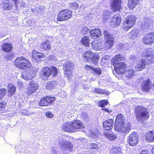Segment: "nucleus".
Returning <instances> with one entry per match:
<instances>
[{"label":"nucleus","mask_w":154,"mask_h":154,"mask_svg":"<svg viewBox=\"0 0 154 154\" xmlns=\"http://www.w3.org/2000/svg\"><path fill=\"white\" fill-rule=\"evenodd\" d=\"M122 0H112V3L110 5V8L113 12H120L122 8Z\"/></svg>","instance_id":"nucleus-14"},{"label":"nucleus","mask_w":154,"mask_h":154,"mask_svg":"<svg viewBox=\"0 0 154 154\" xmlns=\"http://www.w3.org/2000/svg\"><path fill=\"white\" fill-rule=\"evenodd\" d=\"M90 36L92 39H96L101 35V30L99 28L93 29L90 31Z\"/></svg>","instance_id":"nucleus-25"},{"label":"nucleus","mask_w":154,"mask_h":154,"mask_svg":"<svg viewBox=\"0 0 154 154\" xmlns=\"http://www.w3.org/2000/svg\"><path fill=\"white\" fill-rule=\"evenodd\" d=\"M62 130L64 131L69 132H74L71 122H66L62 125Z\"/></svg>","instance_id":"nucleus-32"},{"label":"nucleus","mask_w":154,"mask_h":154,"mask_svg":"<svg viewBox=\"0 0 154 154\" xmlns=\"http://www.w3.org/2000/svg\"><path fill=\"white\" fill-rule=\"evenodd\" d=\"M134 112L137 120H147L150 117L149 113L147 108L140 105H138L136 107Z\"/></svg>","instance_id":"nucleus-1"},{"label":"nucleus","mask_w":154,"mask_h":154,"mask_svg":"<svg viewBox=\"0 0 154 154\" xmlns=\"http://www.w3.org/2000/svg\"><path fill=\"white\" fill-rule=\"evenodd\" d=\"M112 130H111L110 131H104L103 134L106 138L111 140H114L117 137L115 134L112 131Z\"/></svg>","instance_id":"nucleus-33"},{"label":"nucleus","mask_w":154,"mask_h":154,"mask_svg":"<svg viewBox=\"0 0 154 154\" xmlns=\"http://www.w3.org/2000/svg\"><path fill=\"white\" fill-rule=\"evenodd\" d=\"M40 48L43 51H49L51 49L50 41L46 39L42 42L40 45Z\"/></svg>","instance_id":"nucleus-27"},{"label":"nucleus","mask_w":154,"mask_h":154,"mask_svg":"<svg viewBox=\"0 0 154 154\" xmlns=\"http://www.w3.org/2000/svg\"><path fill=\"white\" fill-rule=\"evenodd\" d=\"M51 75L50 68L48 66L43 68L41 70L39 74V78L43 81L48 79Z\"/></svg>","instance_id":"nucleus-11"},{"label":"nucleus","mask_w":154,"mask_h":154,"mask_svg":"<svg viewBox=\"0 0 154 154\" xmlns=\"http://www.w3.org/2000/svg\"><path fill=\"white\" fill-rule=\"evenodd\" d=\"M46 115L48 118H52L53 117V115L52 113L50 111H48L46 112Z\"/></svg>","instance_id":"nucleus-52"},{"label":"nucleus","mask_w":154,"mask_h":154,"mask_svg":"<svg viewBox=\"0 0 154 154\" xmlns=\"http://www.w3.org/2000/svg\"><path fill=\"white\" fill-rule=\"evenodd\" d=\"M120 152L117 148H113L110 150V154H118L120 153Z\"/></svg>","instance_id":"nucleus-49"},{"label":"nucleus","mask_w":154,"mask_h":154,"mask_svg":"<svg viewBox=\"0 0 154 154\" xmlns=\"http://www.w3.org/2000/svg\"><path fill=\"white\" fill-rule=\"evenodd\" d=\"M12 1H13L15 5L16 6H17V4L18 2H20V0H11Z\"/></svg>","instance_id":"nucleus-55"},{"label":"nucleus","mask_w":154,"mask_h":154,"mask_svg":"<svg viewBox=\"0 0 154 154\" xmlns=\"http://www.w3.org/2000/svg\"><path fill=\"white\" fill-rule=\"evenodd\" d=\"M140 0H128V7L130 10H133L139 5Z\"/></svg>","instance_id":"nucleus-34"},{"label":"nucleus","mask_w":154,"mask_h":154,"mask_svg":"<svg viewBox=\"0 0 154 154\" xmlns=\"http://www.w3.org/2000/svg\"><path fill=\"white\" fill-rule=\"evenodd\" d=\"M99 148V146L96 143H92L89 144V149L91 150L98 151Z\"/></svg>","instance_id":"nucleus-44"},{"label":"nucleus","mask_w":154,"mask_h":154,"mask_svg":"<svg viewBox=\"0 0 154 154\" xmlns=\"http://www.w3.org/2000/svg\"><path fill=\"white\" fill-rule=\"evenodd\" d=\"M125 60V57L122 54H118L115 55L112 58L111 60L112 65H116L118 64L121 61H124Z\"/></svg>","instance_id":"nucleus-20"},{"label":"nucleus","mask_w":154,"mask_h":154,"mask_svg":"<svg viewBox=\"0 0 154 154\" xmlns=\"http://www.w3.org/2000/svg\"><path fill=\"white\" fill-rule=\"evenodd\" d=\"M115 72L119 75L124 74L126 72L127 65L125 63L121 62L116 65H113Z\"/></svg>","instance_id":"nucleus-10"},{"label":"nucleus","mask_w":154,"mask_h":154,"mask_svg":"<svg viewBox=\"0 0 154 154\" xmlns=\"http://www.w3.org/2000/svg\"><path fill=\"white\" fill-rule=\"evenodd\" d=\"M152 85L153 87V90H154V82L153 83Z\"/></svg>","instance_id":"nucleus-58"},{"label":"nucleus","mask_w":154,"mask_h":154,"mask_svg":"<svg viewBox=\"0 0 154 154\" xmlns=\"http://www.w3.org/2000/svg\"><path fill=\"white\" fill-rule=\"evenodd\" d=\"M99 55L96 53H94L92 55L90 60H91V62L93 64L97 65L99 60Z\"/></svg>","instance_id":"nucleus-40"},{"label":"nucleus","mask_w":154,"mask_h":154,"mask_svg":"<svg viewBox=\"0 0 154 154\" xmlns=\"http://www.w3.org/2000/svg\"><path fill=\"white\" fill-rule=\"evenodd\" d=\"M32 57L35 62H38L41 60V59L45 57V55L42 53L33 50L32 52Z\"/></svg>","instance_id":"nucleus-22"},{"label":"nucleus","mask_w":154,"mask_h":154,"mask_svg":"<svg viewBox=\"0 0 154 154\" xmlns=\"http://www.w3.org/2000/svg\"><path fill=\"white\" fill-rule=\"evenodd\" d=\"M138 137L139 136L137 132L135 131L131 132L128 138V143L131 146H135L139 143Z\"/></svg>","instance_id":"nucleus-8"},{"label":"nucleus","mask_w":154,"mask_h":154,"mask_svg":"<svg viewBox=\"0 0 154 154\" xmlns=\"http://www.w3.org/2000/svg\"><path fill=\"white\" fill-rule=\"evenodd\" d=\"M14 4L10 0H4L2 2V7L5 10H10L14 7Z\"/></svg>","instance_id":"nucleus-23"},{"label":"nucleus","mask_w":154,"mask_h":154,"mask_svg":"<svg viewBox=\"0 0 154 154\" xmlns=\"http://www.w3.org/2000/svg\"><path fill=\"white\" fill-rule=\"evenodd\" d=\"M53 55H51L49 57V59H50L51 60H52L53 59Z\"/></svg>","instance_id":"nucleus-56"},{"label":"nucleus","mask_w":154,"mask_h":154,"mask_svg":"<svg viewBox=\"0 0 154 154\" xmlns=\"http://www.w3.org/2000/svg\"><path fill=\"white\" fill-rule=\"evenodd\" d=\"M7 103L4 101L0 102V113H4L7 106Z\"/></svg>","instance_id":"nucleus-43"},{"label":"nucleus","mask_w":154,"mask_h":154,"mask_svg":"<svg viewBox=\"0 0 154 154\" xmlns=\"http://www.w3.org/2000/svg\"><path fill=\"white\" fill-rule=\"evenodd\" d=\"M145 139L147 142H154V130L147 131L145 135Z\"/></svg>","instance_id":"nucleus-28"},{"label":"nucleus","mask_w":154,"mask_h":154,"mask_svg":"<svg viewBox=\"0 0 154 154\" xmlns=\"http://www.w3.org/2000/svg\"><path fill=\"white\" fill-rule=\"evenodd\" d=\"M94 92L96 93L100 94H107V91L104 90L97 88H95Z\"/></svg>","instance_id":"nucleus-45"},{"label":"nucleus","mask_w":154,"mask_h":154,"mask_svg":"<svg viewBox=\"0 0 154 154\" xmlns=\"http://www.w3.org/2000/svg\"><path fill=\"white\" fill-rule=\"evenodd\" d=\"M71 7L74 9H76L79 7V4L78 3L75 2L72 3L70 4Z\"/></svg>","instance_id":"nucleus-50"},{"label":"nucleus","mask_w":154,"mask_h":154,"mask_svg":"<svg viewBox=\"0 0 154 154\" xmlns=\"http://www.w3.org/2000/svg\"><path fill=\"white\" fill-rule=\"evenodd\" d=\"M137 17L133 14L128 15L125 18L122 26L123 29L128 31L136 24Z\"/></svg>","instance_id":"nucleus-3"},{"label":"nucleus","mask_w":154,"mask_h":154,"mask_svg":"<svg viewBox=\"0 0 154 154\" xmlns=\"http://www.w3.org/2000/svg\"><path fill=\"white\" fill-rule=\"evenodd\" d=\"M14 55V53L8 54L5 57V59H6L7 60H11L13 58Z\"/></svg>","instance_id":"nucleus-51"},{"label":"nucleus","mask_w":154,"mask_h":154,"mask_svg":"<svg viewBox=\"0 0 154 154\" xmlns=\"http://www.w3.org/2000/svg\"><path fill=\"white\" fill-rule=\"evenodd\" d=\"M125 118L123 114H119L116 116L114 124V129L115 130L121 127L125 124Z\"/></svg>","instance_id":"nucleus-12"},{"label":"nucleus","mask_w":154,"mask_h":154,"mask_svg":"<svg viewBox=\"0 0 154 154\" xmlns=\"http://www.w3.org/2000/svg\"><path fill=\"white\" fill-rule=\"evenodd\" d=\"M13 48V46L11 44L5 42L2 45V50L3 52L8 53L11 51Z\"/></svg>","instance_id":"nucleus-30"},{"label":"nucleus","mask_w":154,"mask_h":154,"mask_svg":"<svg viewBox=\"0 0 154 154\" xmlns=\"http://www.w3.org/2000/svg\"><path fill=\"white\" fill-rule=\"evenodd\" d=\"M108 103L109 102L107 100H101L99 101L98 105L99 107H102V109L103 110L108 113H110L112 111L111 110L107 108L104 107L107 105Z\"/></svg>","instance_id":"nucleus-26"},{"label":"nucleus","mask_w":154,"mask_h":154,"mask_svg":"<svg viewBox=\"0 0 154 154\" xmlns=\"http://www.w3.org/2000/svg\"><path fill=\"white\" fill-rule=\"evenodd\" d=\"M57 85V82L55 81H50L47 83L46 88L47 89L52 90Z\"/></svg>","instance_id":"nucleus-41"},{"label":"nucleus","mask_w":154,"mask_h":154,"mask_svg":"<svg viewBox=\"0 0 154 154\" xmlns=\"http://www.w3.org/2000/svg\"><path fill=\"white\" fill-rule=\"evenodd\" d=\"M50 69L53 77H55L58 73V69L55 66H51Z\"/></svg>","instance_id":"nucleus-46"},{"label":"nucleus","mask_w":154,"mask_h":154,"mask_svg":"<svg viewBox=\"0 0 154 154\" xmlns=\"http://www.w3.org/2000/svg\"><path fill=\"white\" fill-rule=\"evenodd\" d=\"M74 64L69 61L63 64V69L66 76L69 78L72 75V71L74 69Z\"/></svg>","instance_id":"nucleus-6"},{"label":"nucleus","mask_w":154,"mask_h":154,"mask_svg":"<svg viewBox=\"0 0 154 154\" xmlns=\"http://www.w3.org/2000/svg\"><path fill=\"white\" fill-rule=\"evenodd\" d=\"M114 121L113 119H109L105 121L103 123V127L104 131H110L112 130Z\"/></svg>","instance_id":"nucleus-18"},{"label":"nucleus","mask_w":154,"mask_h":154,"mask_svg":"<svg viewBox=\"0 0 154 154\" xmlns=\"http://www.w3.org/2000/svg\"><path fill=\"white\" fill-rule=\"evenodd\" d=\"M131 129V124L128 123L122 126L116 131H118L123 135H126L129 132Z\"/></svg>","instance_id":"nucleus-16"},{"label":"nucleus","mask_w":154,"mask_h":154,"mask_svg":"<svg viewBox=\"0 0 154 154\" xmlns=\"http://www.w3.org/2000/svg\"><path fill=\"white\" fill-rule=\"evenodd\" d=\"M140 154H149L148 153V152L145 150H142Z\"/></svg>","instance_id":"nucleus-54"},{"label":"nucleus","mask_w":154,"mask_h":154,"mask_svg":"<svg viewBox=\"0 0 154 154\" xmlns=\"http://www.w3.org/2000/svg\"><path fill=\"white\" fill-rule=\"evenodd\" d=\"M55 100V97L49 95L42 97L40 100L38 105L40 106H48L53 104Z\"/></svg>","instance_id":"nucleus-7"},{"label":"nucleus","mask_w":154,"mask_h":154,"mask_svg":"<svg viewBox=\"0 0 154 154\" xmlns=\"http://www.w3.org/2000/svg\"><path fill=\"white\" fill-rule=\"evenodd\" d=\"M60 145L62 147L64 146L65 149L71 151L73 148V146L71 142L68 141H64L60 143Z\"/></svg>","instance_id":"nucleus-35"},{"label":"nucleus","mask_w":154,"mask_h":154,"mask_svg":"<svg viewBox=\"0 0 154 154\" xmlns=\"http://www.w3.org/2000/svg\"><path fill=\"white\" fill-rule=\"evenodd\" d=\"M72 11L68 9H63L58 12L57 20L60 22L67 21L72 17Z\"/></svg>","instance_id":"nucleus-4"},{"label":"nucleus","mask_w":154,"mask_h":154,"mask_svg":"<svg viewBox=\"0 0 154 154\" xmlns=\"http://www.w3.org/2000/svg\"><path fill=\"white\" fill-rule=\"evenodd\" d=\"M146 65V62L144 60L138 61L137 66L135 67V70L137 71H141L145 69Z\"/></svg>","instance_id":"nucleus-31"},{"label":"nucleus","mask_w":154,"mask_h":154,"mask_svg":"<svg viewBox=\"0 0 154 154\" xmlns=\"http://www.w3.org/2000/svg\"><path fill=\"white\" fill-rule=\"evenodd\" d=\"M152 82L149 79H148L143 81L141 86V90L142 91L149 92L151 88Z\"/></svg>","instance_id":"nucleus-19"},{"label":"nucleus","mask_w":154,"mask_h":154,"mask_svg":"<svg viewBox=\"0 0 154 154\" xmlns=\"http://www.w3.org/2000/svg\"><path fill=\"white\" fill-rule=\"evenodd\" d=\"M85 67L86 70H89L90 69H91V68H93V67H91L88 65H86Z\"/></svg>","instance_id":"nucleus-53"},{"label":"nucleus","mask_w":154,"mask_h":154,"mask_svg":"<svg viewBox=\"0 0 154 154\" xmlns=\"http://www.w3.org/2000/svg\"><path fill=\"white\" fill-rule=\"evenodd\" d=\"M143 43L146 45H150L154 41V32H152L145 35L142 38Z\"/></svg>","instance_id":"nucleus-17"},{"label":"nucleus","mask_w":154,"mask_h":154,"mask_svg":"<svg viewBox=\"0 0 154 154\" xmlns=\"http://www.w3.org/2000/svg\"><path fill=\"white\" fill-rule=\"evenodd\" d=\"M135 71L131 69H129L126 74V75L127 78L131 79L133 78L135 75Z\"/></svg>","instance_id":"nucleus-42"},{"label":"nucleus","mask_w":154,"mask_h":154,"mask_svg":"<svg viewBox=\"0 0 154 154\" xmlns=\"http://www.w3.org/2000/svg\"><path fill=\"white\" fill-rule=\"evenodd\" d=\"M6 92L7 90L5 88H2L0 89V100L5 96Z\"/></svg>","instance_id":"nucleus-48"},{"label":"nucleus","mask_w":154,"mask_h":154,"mask_svg":"<svg viewBox=\"0 0 154 154\" xmlns=\"http://www.w3.org/2000/svg\"><path fill=\"white\" fill-rule=\"evenodd\" d=\"M122 18L120 16L114 15L111 22L112 26L114 28H116L119 26L121 23Z\"/></svg>","instance_id":"nucleus-21"},{"label":"nucleus","mask_w":154,"mask_h":154,"mask_svg":"<svg viewBox=\"0 0 154 154\" xmlns=\"http://www.w3.org/2000/svg\"><path fill=\"white\" fill-rule=\"evenodd\" d=\"M151 23L148 21H145L141 23L140 27L141 29L146 31L150 29L151 28Z\"/></svg>","instance_id":"nucleus-37"},{"label":"nucleus","mask_w":154,"mask_h":154,"mask_svg":"<svg viewBox=\"0 0 154 154\" xmlns=\"http://www.w3.org/2000/svg\"><path fill=\"white\" fill-rule=\"evenodd\" d=\"M8 95L11 97L15 94L16 88L13 84L9 83L7 85Z\"/></svg>","instance_id":"nucleus-29"},{"label":"nucleus","mask_w":154,"mask_h":154,"mask_svg":"<svg viewBox=\"0 0 154 154\" xmlns=\"http://www.w3.org/2000/svg\"><path fill=\"white\" fill-rule=\"evenodd\" d=\"M153 52V49L149 48L143 52L142 57L144 58L145 61L147 60L149 63H152L154 62Z\"/></svg>","instance_id":"nucleus-9"},{"label":"nucleus","mask_w":154,"mask_h":154,"mask_svg":"<svg viewBox=\"0 0 154 154\" xmlns=\"http://www.w3.org/2000/svg\"><path fill=\"white\" fill-rule=\"evenodd\" d=\"M93 55V53L91 51L88 50L84 52L82 54V58L88 62L90 60L91 58Z\"/></svg>","instance_id":"nucleus-38"},{"label":"nucleus","mask_w":154,"mask_h":154,"mask_svg":"<svg viewBox=\"0 0 154 154\" xmlns=\"http://www.w3.org/2000/svg\"><path fill=\"white\" fill-rule=\"evenodd\" d=\"M95 74L97 75H100L102 73V69L100 67L94 68H91Z\"/></svg>","instance_id":"nucleus-47"},{"label":"nucleus","mask_w":154,"mask_h":154,"mask_svg":"<svg viewBox=\"0 0 154 154\" xmlns=\"http://www.w3.org/2000/svg\"><path fill=\"white\" fill-rule=\"evenodd\" d=\"M14 63L17 68L21 70L27 69L32 66L31 62L24 57H17Z\"/></svg>","instance_id":"nucleus-2"},{"label":"nucleus","mask_w":154,"mask_h":154,"mask_svg":"<svg viewBox=\"0 0 154 154\" xmlns=\"http://www.w3.org/2000/svg\"><path fill=\"white\" fill-rule=\"evenodd\" d=\"M103 35L106 39L104 45L105 48L107 50L111 49L114 45L115 40L114 37L110 34L108 31L105 30L103 31Z\"/></svg>","instance_id":"nucleus-5"},{"label":"nucleus","mask_w":154,"mask_h":154,"mask_svg":"<svg viewBox=\"0 0 154 154\" xmlns=\"http://www.w3.org/2000/svg\"><path fill=\"white\" fill-rule=\"evenodd\" d=\"M90 39L89 37L85 36L83 37L80 41L81 43L83 45L89 47L90 45Z\"/></svg>","instance_id":"nucleus-39"},{"label":"nucleus","mask_w":154,"mask_h":154,"mask_svg":"<svg viewBox=\"0 0 154 154\" xmlns=\"http://www.w3.org/2000/svg\"><path fill=\"white\" fill-rule=\"evenodd\" d=\"M38 89L37 84L34 81H30L27 88L26 94L28 96L31 95Z\"/></svg>","instance_id":"nucleus-15"},{"label":"nucleus","mask_w":154,"mask_h":154,"mask_svg":"<svg viewBox=\"0 0 154 154\" xmlns=\"http://www.w3.org/2000/svg\"><path fill=\"white\" fill-rule=\"evenodd\" d=\"M36 73L35 69L30 68L29 70L23 72L22 76L23 79L26 80H29L35 77Z\"/></svg>","instance_id":"nucleus-13"},{"label":"nucleus","mask_w":154,"mask_h":154,"mask_svg":"<svg viewBox=\"0 0 154 154\" xmlns=\"http://www.w3.org/2000/svg\"><path fill=\"white\" fill-rule=\"evenodd\" d=\"M152 152L153 154H154V146L152 147Z\"/></svg>","instance_id":"nucleus-57"},{"label":"nucleus","mask_w":154,"mask_h":154,"mask_svg":"<svg viewBox=\"0 0 154 154\" xmlns=\"http://www.w3.org/2000/svg\"><path fill=\"white\" fill-rule=\"evenodd\" d=\"M74 131L75 130L84 128L83 123L79 120L76 119L71 122Z\"/></svg>","instance_id":"nucleus-24"},{"label":"nucleus","mask_w":154,"mask_h":154,"mask_svg":"<svg viewBox=\"0 0 154 154\" xmlns=\"http://www.w3.org/2000/svg\"><path fill=\"white\" fill-rule=\"evenodd\" d=\"M102 42L98 40H95L92 42L91 46L95 50L98 51L101 49Z\"/></svg>","instance_id":"nucleus-36"}]
</instances>
